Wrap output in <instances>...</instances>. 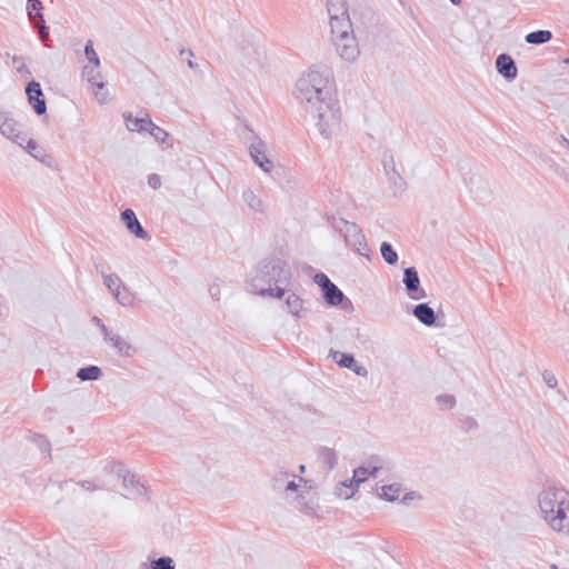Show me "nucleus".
Listing matches in <instances>:
<instances>
[{
    "label": "nucleus",
    "mask_w": 569,
    "mask_h": 569,
    "mask_svg": "<svg viewBox=\"0 0 569 569\" xmlns=\"http://www.w3.org/2000/svg\"><path fill=\"white\" fill-rule=\"evenodd\" d=\"M101 276L103 277L104 286L112 296L123 286L122 280L116 273L107 274L106 271L101 270Z\"/></svg>",
    "instance_id": "nucleus-28"
},
{
    "label": "nucleus",
    "mask_w": 569,
    "mask_h": 569,
    "mask_svg": "<svg viewBox=\"0 0 569 569\" xmlns=\"http://www.w3.org/2000/svg\"><path fill=\"white\" fill-rule=\"evenodd\" d=\"M436 402L442 409H451L456 405V398L452 395H439L436 397Z\"/></svg>",
    "instance_id": "nucleus-36"
},
{
    "label": "nucleus",
    "mask_w": 569,
    "mask_h": 569,
    "mask_svg": "<svg viewBox=\"0 0 569 569\" xmlns=\"http://www.w3.org/2000/svg\"><path fill=\"white\" fill-rule=\"evenodd\" d=\"M563 63L569 64V57L563 60Z\"/></svg>",
    "instance_id": "nucleus-52"
},
{
    "label": "nucleus",
    "mask_w": 569,
    "mask_h": 569,
    "mask_svg": "<svg viewBox=\"0 0 569 569\" xmlns=\"http://www.w3.org/2000/svg\"><path fill=\"white\" fill-rule=\"evenodd\" d=\"M152 569H174V562L170 557H160L151 562Z\"/></svg>",
    "instance_id": "nucleus-37"
},
{
    "label": "nucleus",
    "mask_w": 569,
    "mask_h": 569,
    "mask_svg": "<svg viewBox=\"0 0 569 569\" xmlns=\"http://www.w3.org/2000/svg\"><path fill=\"white\" fill-rule=\"evenodd\" d=\"M184 54H187V56L189 57V59H188V61H187L188 67H189V68H191V69H193V70H198V69H199V64H198V63H196V62H193V61L191 60V57H193V52H192L191 50H184V49H182V50L180 51V56H181V57H183Z\"/></svg>",
    "instance_id": "nucleus-45"
},
{
    "label": "nucleus",
    "mask_w": 569,
    "mask_h": 569,
    "mask_svg": "<svg viewBox=\"0 0 569 569\" xmlns=\"http://www.w3.org/2000/svg\"><path fill=\"white\" fill-rule=\"evenodd\" d=\"M542 379L549 388H556L558 385L556 376L549 370L542 372Z\"/></svg>",
    "instance_id": "nucleus-40"
},
{
    "label": "nucleus",
    "mask_w": 569,
    "mask_h": 569,
    "mask_svg": "<svg viewBox=\"0 0 569 569\" xmlns=\"http://www.w3.org/2000/svg\"><path fill=\"white\" fill-rule=\"evenodd\" d=\"M401 486L399 483H391L381 487L379 496L387 501H396L399 497Z\"/></svg>",
    "instance_id": "nucleus-30"
},
{
    "label": "nucleus",
    "mask_w": 569,
    "mask_h": 569,
    "mask_svg": "<svg viewBox=\"0 0 569 569\" xmlns=\"http://www.w3.org/2000/svg\"><path fill=\"white\" fill-rule=\"evenodd\" d=\"M78 485H79L82 489L88 490V491H92V490L101 489V487H100V486H97L94 482L89 481V480L80 481V482H78Z\"/></svg>",
    "instance_id": "nucleus-47"
},
{
    "label": "nucleus",
    "mask_w": 569,
    "mask_h": 569,
    "mask_svg": "<svg viewBox=\"0 0 569 569\" xmlns=\"http://www.w3.org/2000/svg\"><path fill=\"white\" fill-rule=\"evenodd\" d=\"M496 68L497 71L507 80H513L518 74L513 59L507 53H501L497 57Z\"/></svg>",
    "instance_id": "nucleus-17"
},
{
    "label": "nucleus",
    "mask_w": 569,
    "mask_h": 569,
    "mask_svg": "<svg viewBox=\"0 0 569 569\" xmlns=\"http://www.w3.org/2000/svg\"><path fill=\"white\" fill-rule=\"evenodd\" d=\"M336 229L343 237L347 246L351 247L362 257H369V248L362 230L355 223L341 219Z\"/></svg>",
    "instance_id": "nucleus-6"
},
{
    "label": "nucleus",
    "mask_w": 569,
    "mask_h": 569,
    "mask_svg": "<svg viewBox=\"0 0 569 569\" xmlns=\"http://www.w3.org/2000/svg\"><path fill=\"white\" fill-rule=\"evenodd\" d=\"M291 272L286 261L280 258L264 259L252 270L248 280L251 292L259 296H270L282 299L286 289L278 284H286Z\"/></svg>",
    "instance_id": "nucleus-2"
},
{
    "label": "nucleus",
    "mask_w": 569,
    "mask_h": 569,
    "mask_svg": "<svg viewBox=\"0 0 569 569\" xmlns=\"http://www.w3.org/2000/svg\"><path fill=\"white\" fill-rule=\"evenodd\" d=\"M382 460L378 456H371L368 459L366 467H358L357 469H355L351 481H353L356 487H358L359 483L367 480L368 476L371 475L376 477L378 471L382 469Z\"/></svg>",
    "instance_id": "nucleus-10"
},
{
    "label": "nucleus",
    "mask_w": 569,
    "mask_h": 569,
    "mask_svg": "<svg viewBox=\"0 0 569 569\" xmlns=\"http://www.w3.org/2000/svg\"><path fill=\"white\" fill-rule=\"evenodd\" d=\"M357 488L353 481H343L337 485L335 493L339 498L349 499L355 495Z\"/></svg>",
    "instance_id": "nucleus-29"
},
{
    "label": "nucleus",
    "mask_w": 569,
    "mask_h": 569,
    "mask_svg": "<svg viewBox=\"0 0 569 569\" xmlns=\"http://www.w3.org/2000/svg\"><path fill=\"white\" fill-rule=\"evenodd\" d=\"M450 2L455 6H458L461 3V0H450Z\"/></svg>",
    "instance_id": "nucleus-49"
},
{
    "label": "nucleus",
    "mask_w": 569,
    "mask_h": 569,
    "mask_svg": "<svg viewBox=\"0 0 569 569\" xmlns=\"http://www.w3.org/2000/svg\"><path fill=\"white\" fill-rule=\"evenodd\" d=\"M84 54L87 59L89 60L90 64H94V67L100 66V59L93 48V42L91 40H88L84 46Z\"/></svg>",
    "instance_id": "nucleus-35"
},
{
    "label": "nucleus",
    "mask_w": 569,
    "mask_h": 569,
    "mask_svg": "<svg viewBox=\"0 0 569 569\" xmlns=\"http://www.w3.org/2000/svg\"><path fill=\"white\" fill-rule=\"evenodd\" d=\"M315 282L321 288L323 291L325 288L330 286L332 281L322 272H319L315 276Z\"/></svg>",
    "instance_id": "nucleus-41"
},
{
    "label": "nucleus",
    "mask_w": 569,
    "mask_h": 569,
    "mask_svg": "<svg viewBox=\"0 0 569 569\" xmlns=\"http://www.w3.org/2000/svg\"><path fill=\"white\" fill-rule=\"evenodd\" d=\"M322 293H323L325 301L329 306H333V307L339 306L345 300L348 301L349 305H351V302L346 298L343 292L333 282L330 283V286H328L327 288H325Z\"/></svg>",
    "instance_id": "nucleus-23"
},
{
    "label": "nucleus",
    "mask_w": 569,
    "mask_h": 569,
    "mask_svg": "<svg viewBox=\"0 0 569 569\" xmlns=\"http://www.w3.org/2000/svg\"><path fill=\"white\" fill-rule=\"evenodd\" d=\"M153 138L156 141H158L161 146L163 143H166V141L168 140L169 138V133L160 128L159 126L154 124L153 126H150L149 127V131H148Z\"/></svg>",
    "instance_id": "nucleus-34"
},
{
    "label": "nucleus",
    "mask_w": 569,
    "mask_h": 569,
    "mask_svg": "<svg viewBox=\"0 0 569 569\" xmlns=\"http://www.w3.org/2000/svg\"><path fill=\"white\" fill-rule=\"evenodd\" d=\"M94 268H96V270H97L100 274H101V270H103V271H104V268H103V264H102V263H98V262H96V263H94Z\"/></svg>",
    "instance_id": "nucleus-48"
},
{
    "label": "nucleus",
    "mask_w": 569,
    "mask_h": 569,
    "mask_svg": "<svg viewBox=\"0 0 569 569\" xmlns=\"http://www.w3.org/2000/svg\"><path fill=\"white\" fill-rule=\"evenodd\" d=\"M412 315L425 326L431 327L436 325V313L428 303H419L415 306Z\"/></svg>",
    "instance_id": "nucleus-22"
},
{
    "label": "nucleus",
    "mask_w": 569,
    "mask_h": 569,
    "mask_svg": "<svg viewBox=\"0 0 569 569\" xmlns=\"http://www.w3.org/2000/svg\"><path fill=\"white\" fill-rule=\"evenodd\" d=\"M560 512L550 517L548 526L556 532L569 536V502Z\"/></svg>",
    "instance_id": "nucleus-18"
},
{
    "label": "nucleus",
    "mask_w": 569,
    "mask_h": 569,
    "mask_svg": "<svg viewBox=\"0 0 569 569\" xmlns=\"http://www.w3.org/2000/svg\"><path fill=\"white\" fill-rule=\"evenodd\" d=\"M98 67H94V64H88L83 67V76L87 78V80L91 83L92 88H94V96L97 97L98 101L100 103H103L107 100L106 93L101 92L104 88V83L101 79V76L99 72H96V69Z\"/></svg>",
    "instance_id": "nucleus-14"
},
{
    "label": "nucleus",
    "mask_w": 569,
    "mask_h": 569,
    "mask_svg": "<svg viewBox=\"0 0 569 569\" xmlns=\"http://www.w3.org/2000/svg\"><path fill=\"white\" fill-rule=\"evenodd\" d=\"M27 12L30 21L36 28H39V37L44 40L49 37L48 28L44 24L42 14V3L40 0H28Z\"/></svg>",
    "instance_id": "nucleus-7"
},
{
    "label": "nucleus",
    "mask_w": 569,
    "mask_h": 569,
    "mask_svg": "<svg viewBox=\"0 0 569 569\" xmlns=\"http://www.w3.org/2000/svg\"><path fill=\"white\" fill-rule=\"evenodd\" d=\"M319 458L327 470H332L338 461L337 452L327 447H321L319 449Z\"/></svg>",
    "instance_id": "nucleus-24"
},
{
    "label": "nucleus",
    "mask_w": 569,
    "mask_h": 569,
    "mask_svg": "<svg viewBox=\"0 0 569 569\" xmlns=\"http://www.w3.org/2000/svg\"><path fill=\"white\" fill-rule=\"evenodd\" d=\"M381 257L388 264H396L398 261V253L389 242H382L380 246Z\"/></svg>",
    "instance_id": "nucleus-31"
},
{
    "label": "nucleus",
    "mask_w": 569,
    "mask_h": 569,
    "mask_svg": "<svg viewBox=\"0 0 569 569\" xmlns=\"http://www.w3.org/2000/svg\"><path fill=\"white\" fill-rule=\"evenodd\" d=\"M126 127L129 131L136 132H148L149 127L153 126L152 120L147 114L144 118H136L130 112H124L122 114Z\"/></svg>",
    "instance_id": "nucleus-20"
},
{
    "label": "nucleus",
    "mask_w": 569,
    "mask_h": 569,
    "mask_svg": "<svg viewBox=\"0 0 569 569\" xmlns=\"http://www.w3.org/2000/svg\"><path fill=\"white\" fill-rule=\"evenodd\" d=\"M121 472L122 469H119V476L122 477V483L126 490L133 496H144L147 489L144 485L140 482V479L129 471Z\"/></svg>",
    "instance_id": "nucleus-19"
},
{
    "label": "nucleus",
    "mask_w": 569,
    "mask_h": 569,
    "mask_svg": "<svg viewBox=\"0 0 569 569\" xmlns=\"http://www.w3.org/2000/svg\"><path fill=\"white\" fill-rule=\"evenodd\" d=\"M26 150L36 159L42 160L43 150L38 146V143L30 139L27 142Z\"/></svg>",
    "instance_id": "nucleus-38"
},
{
    "label": "nucleus",
    "mask_w": 569,
    "mask_h": 569,
    "mask_svg": "<svg viewBox=\"0 0 569 569\" xmlns=\"http://www.w3.org/2000/svg\"><path fill=\"white\" fill-rule=\"evenodd\" d=\"M26 93L34 112L38 116L44 114L47 112V103L40 83L34 80L29 82L26 87Z\"/></svg>",
    "instance_id": "nucleus-8"
},
{
    "label": "nucleus",
    "mask_w": 569,
    "mask_h": 569,
    "mask_svg": "<svg viewBox=\"0 0 569 569\" xmlns=\"http://www.w3.org/2000/svg\"><path fill=\"white\" fill-rule=\"evenodd\" d=\"M402 282L410 298L418 300L426 297V291L420 287L419 274L415 267L405 269Z\"/></svg>",
    "instance_id": "nucleus-9"
},
{
    "label": "nucleus",
    "mask_w": 569,
    "mask_h": 569,
    "mask_svg": "<svg viewBox=\"0 0 569 569\" xmlns=\"http://www.w3.org/2000/svg\"><path fill=\"white\" fill-rule=\"evenodd\" d=\"M307 480L302 477H298V482L292 479V480H288V482L286 483V487H284V492L289 493V492H297L300 485L301 483H306Z\"/></svg>",
    "instance_id": "nucleus-39"
},
{
    "label": "nucleus",
    "mask_w": 569,
    "mask_h": 569,
    "mask_svg": "<svg viewBox=\"0 0 569 569\" xmlns=\"http://www.w3.org/2000/svg\"><path fill=\"white\" fill-rule=\"evenodd\" d=\"M113 298L123 307H129L133 303V296L124 284L113 295Z\"/></svg>",
    "instance_id": "nucleus-33"
},
{
    "label": "nucleus",
    "mask_w": 569,
    "mask_h": 569,
    "mask_svg": "<svg viewBox=\"0 0 569 569\" xmlns=\"http://www.w3.org/2000/svg\"><path fill=\"white\" fill-rule=\"evenodd\" d=\"M102 375L101 369L98 366H87L78 370L77 377L81 381H93L98 380Z\"/></svg>",
    "instance_id": "nucleus-26"
},
{
    "label": "nucleus",
    "mask_w": 569,
    "mask_h": 569,
    "mask_svg": "<svg viewBox=\"0 0 569 569\" xmlns=\"http://www.w3.org/2000/svg\"><path fill=\"white\" fill-rule=\"evenodd\" d=\"M299 470H300V472H305V470H306L305 465H300V466H299Z\"/></svg>",
    "instance_id": "nucleus-50"
},
{
    "label": "nucleus",
    "mask_w": 569,
    "mask_h": 569,
    "mask_svg": "<svg viewBox=\"0 0 569 569\" xmlns=\"http://www.w3.org/2000/svg\"><path fill=\"white\" fill-rule=\"evenodd\" d=\"M91 322H93V323H94V325L100 329V331H101V333H102L103 338H104L106 336H110V331H111V330H110V329H108V327L103 323V321H102L99 317L93 316V317L91 318Z\"/></svg>",
    "instance_id": "nucleus-42"
},
{
    "label": "nucleus",
    "mask_w": 569,
    "mask_h": 569,
    "mask_svg": "<svg viewBox=\"0 0 569 569\" xmlns=\"http://www.w3.org/2000/svg\"><path fill=\"white\" fill-rule=\"evenodd\" d=\"M121 221L126 224L127 229L137 238L146 239L148 237V232L143 229L132 209H124L121 212Z\"/></svg>",
    "instance_id": "nucleus-16"
},
{
    "label": "nucleus",
    "mask_w": 569,
    "mask_h": 569,
    "mask_svg": "<svg viewBox=\"0 0 569 569\" xmlns=\"http://www.w3.org/2000/svg\"><path fill=\"white\" fill-rule=\"evenodd\" d=\"M461 423L465 430H472L476 429L478 426L477 420L471 417H466L465 419L461 420Z\"/></svg>",
    "instance_id": "nucleus-44"
},
{
    "label": "nucleus",
    "mask_w": 569,
    "mask_h": 569,
    "mask_svg": "<svg viewBox=\"0 0 569 569\" xmlns=\"http://www.w3.org/2000/svg\"><path fill=\"white\" fill-rule=\"evenodd\" d=\"M289 477L296 478L295 475H290L287 471L280 470L271 479L272 488L274 490H278V491H283L284 487H286V483L289 480Z\"/></svg>",
    "instance_id": "nucleus-32"
},
{
    "label": "nucleus",
    "mask_w": 569,
    "mask_h": 569,
    "mask_svg": "<svg viewBox=\"0 0 569 569\" xmlns=\"http://www.w3.org/2000/svg\"><path fill=\"white\" fill-rule=\"evenodd\" d=\"M331 358L342 368L352 370L359 377H367L368 370L366 367L358 365L355 357L350 353H343L340 351H330Z\"/></svg>",
    "instance_id": "nucleus-12"
},
{
    "label": "nucleus",
    "mask_w": 569,
    "mask_h": 569,
    "mask_svg": "<svg viewBox=\"0 0 569 569\" xmlns=\"http://www.w3.org/2000/svg\"><path fill=\"white\" fill-rule=\"evenodd\" d=\"M552 39V33L549 30H537L529 32L525 40L529 44H543Z\"/></svg>",
    "instance_id": "nucleus-25"
},
{
    "label": "nucleus",
    "mask_w": 569,
    "mask_h": 569,
    "mask_svg": "<svg viewBox=\"0 0 569 569\" xmlns=\"http://www.w3.org/2000/svg\"><path fill=\"white\" fill-rule=\"evenodd\" d=\"M103 340L111 345L116 350V353L120 357H133L137 352V348L122 338L119 333L110 331V336H106Z\"/></svg>",
    "instance_id": "nucleus-11"
},
{
    "label": "nucleus",
    "mask_w": 569,
    "mask_h": 569,
    "mask_svg": "<svg viewBox=\"0 0 569 569\" xmlns=\"http://www.w3.org/2000/svg\"><path fill=\"white\" fill-rule=\"evenodd\" d=\"M170 147H172V144L171 143H167L166 147H162V149H167V148H170Z\"/></svg>",
    "instance_id": "nucleus-51"
},
{
    "label": "nucleus",
    "mask_w": 569,
    "mask_h": 569,
    "mask_svg": "<svg viewBox=\"0 0 569 569\" xmlns=\"http://www.w3.org/2000/svg\"><path fill=\"white\" fill-rule=\"evenodd\" d=\"M283 297H286L284 302L289 313L297 319H301L307 316L308 309L305 307L303 300L298 295L286 290V295Z\"/></svg>",
    "instance_id": "nucleus-15"
},
{
    "label": "nucleus",
    "mask_w": 569,
    "mask_h": 569,
    "mask_svg": "<svg viewBox=\"0 0 569 569\" xmlns=\"http://www.w3.org/2000/svg\"><path fill=\"white\" fill-rule=\"evenodd\" d=\"M330 30L331 42L339 57L347 62L356 61L360 54V49L351 21L331 22Z\"/></svg>",
    "instance_id": "nucleus-3"
},
{
    "label": "nucleus",
    "mask_w": 569,
    "mask_h": 569,
    "mask_svg": "<svg viewBox=\"0 0 569 569\" xmlns=\"http://www.w3.org/2000/svg\"><path fill=\"white\" fill-rule=\"evenodd\" d=\"M297 99L317 119L320 134L330 139L340 124V108L336 98L330 68L317 66L303 73L296 83Z\"/></svg>",
    "instance_id": "nucleus-1"
},
{
    "label": "nucleus",
    "mask_w": 569,
    "mask_h": 569,
    "mask_svg": "<svg viewBox=\"0 0 569 569\" xmlns=\"http://www.w3.org/2000/svg\"><path fill=\"white\" fill-rule=\"evenodd\" d=\"M148 184L152 188V189H159L161 187V179L158 174L156 173H152L149 176L148 178Z\"/></svg>",
    "instance_id": "nucleus-46"
},
{
    "label": "nucleus",
    "mask_w": 569,
    "mask_h": 569,
    "mask_svg": "<svg viewBox=\"0 0 569 569\" xmlns=\"http://www.w3.org/2000/svg\"><path fill=\"white\" fill-rule=\"evenodd\" d=\"M551 569H557V566H556V565H552V566H551Z\"/></svg>",
    "instance_id": "nucleus-53"
},
{
    "label": "nucleus",
    "mask_w": 569,
    "mask_h": 569,
    "mask_svg": "<svg viewBox=\"0 0 569 569\" xmlns=\"http://www.w3.org/2000/svg\"><path fill=\"white\" fill-rule=\"evenodd\" d=\"M0 132L13 141L19 138L20 132L18 123L7 112L2 111H0Z\"/></svg>",
    "instance_id": "nucleus-21"
},
{
    "label": "nucleus",
    "mask_w": 569,
    "mask_h": 569,
    "mask_svg": "<svg viewBox=\"0 0 569 569\" xmlns=\"http://www.w3.org/2000/svg\"><path fill=\"white\" fill-rule=\"evenodd\" d=\"M326 7L329 16V24L331 22H342L350 20L347 0H326Z\"/></svg>",
    "instance_id": "nucleus-13"
},
{
    "label": "nucleus",
    "mask_w": 569,
    "mask_h": 569,
    "mask_svg": "<svg viewBox=\"0 0 569 569\" xmlns=\"http://www.w3.org/2000/svg\"><path fill=\"white\" fill-rule=\"evenodd\" d=\"M33 440L39 445L42 451L50 452V443L43 436L36 435Z\"/></svg>",
    "instance_id": "nucleus-43"
},
{
    "label": "nucleus",
    "mask_w": 569,
    "mask_h": 569,
    "mask_svg": "<svg viewBox=\"0 0 569 569\" xmlns=\"http://www.w3.org/2000/svg\"><path fill=\"white\" fill-rule=\"evenodd\" d=\"M243 137L249 141V154L254 164L264 173L270 174L274 169V163L267 154V143L247 124L244 126Z\"/></svg>",
    "instance_id": "nucleus-5"
},
{
    "label": "nucleus",
    "mask_w": 569,
    "mask_h": 569,
    "mask_svg": "<svg viewBox=\"0 0 569 569\" xmlns=\"http://www.w3.org/2000/svg\"><path fill=\"white\" fill-rule=\"evenodd\" d=\"M569 503V492L563 488L547 487L538 495V505L545 521L560 512Z\"/></svg>",
    "instance_id": "nucleus-4"
},
{
    "label": "nucleus",
    "mask_w": 569,
    "mask_h": 569,
    "mask_svg": "<svg viewBox=\"0 0 569 569\" xmlns=\"http://www.w3.org/2000/svg\"><path fill=\"white\" fill-rule=\"evenodd\" d=\"M243 201L248 204L250 209L256 212H262L263 206L261 199L251 190L247 189L242 193Z\"/></svg>",
    "instance_id": "nucleus-27"
}]
</instances>
